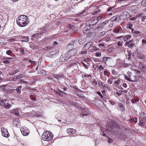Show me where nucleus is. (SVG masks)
Masks as SVG:
<instances>
[{
  "label": "nucleus",
  "mask_w": 146,
  "mask_h": 146,
  "mask_svg": "<svg viewBox=\"0 0 146 146\" xmlns=\"http://www.w3.org/2000/svg\"><path fill=\"white\" fill-rule=\"evenodd\" d=\"M111 124L108 122L106 126L105 132L106 133L111 132L116 133L120 129V127L116 122L113 120H111Z\"/></svg>",
  "instance_id": "1"
},
{
  "label": "nucleus",
  "mask_w": 146,
  "mask_h": 146,
  "mask_svg": "<svg viewBox=\"0 0 146 146\" xmlns=\"http://www.w3.org/2000/svg\"><path fill=\"white\" fill-rule=\"evenodd\" d=\"M27 16L21 15L17 18L16 22L17 25L21 27H23L27 25L29 23Z\"/></svg>",
  "instance_id": "2"
},
{
  "label": "nucleus",
  "mask_w": 146,
  "mask_h": 146,
  "mask_svg": "<svg viewBox=\"0 0 146 146\" xmlns=\"http://www.w3.org/2000/svg\"><path fill=\"white\" fill-rule=\"evenodd\" d=\"M42 138L44 141H49L53 138V135L48 131H46L43 133L42 135Z\"/></svg>",
  "instance_id": "3"
},
{
  "label": "nucleus",
  "mask_w": 146,
  "mask_h": 146,
  "mask_svg": "<svg viewBox=\"0 0 146 146\" xmlns=\"http://www.w3.org/2000/svg\"><path fill=\"white\" fill-rule=\"evenodd\" d=\"M69 52L66 54H62L60 58V61L62 62H64L68 60L71 56V55L69 54Z\"/></svg>",
  "instance_id": "4"
},
{
  "label": "nucleus",
  "mask_w": 146,
  "mask_h": 146,
  "mask_svg": "<svg viewBox=\"0 0 146 146\" xmlns=\"http://www.w3.org/2000/svg\"><path fill=\"white\" fill-rule=\"evenodd\" d=\"M1 131L2 135L3 136L6 137H8L9 136V134L7 129L6 128H3L1 129Z\"/></svg>",
  "instance_id": "5"
},
{
  "label": "nucleus",
  "mask_w": 146,
  "mask_h": 146,
  "mask_svg": "<svg viewBox=\"0 0 146 146\" xmlns=\"http://www.w3.org/2000/svg\"><path fill=\"white\" fill-rule=\"evenodd\" d=\"M89 111L87 108H84L82 110V111L81 113V115L84 116H86L88 115Z\"/></svg>",
  "instance_id": "6"
},
{
  "label": "nucleus",
  "mask_w": 146,
  "mask_h": 146,
  "mask_svg": "<svg viewBox=\"0 0 146 146\" xmlns=\"http://www.w3.org/2000/svg\"><path fill=\"white\" fill-rule=\"evenodd\" d=\"M21 130L23 135L25 136L28 135L30 133L29 131L26 129L22 128Z\"/></svg>",
  "instance_id": "7"
},
{
  "label": "nucleus",
  "mask_w": 146,
  "mask_h": 146,
  "mask_svg": "<svg viewBox=\"0 0 146 146\" xmlns=\"http://www.w3.org/2000/svg\"><path fill=\"white\" fill-rule=\"evenodd\" d=\"M13 124L14 126L18 127L21 125V123L20 120L17 119H15L13 121Z\"/></svg>",
  "instance_id": "8"
},
{
  "label": "nucleus",
  "mask_w": 146,
  "mask_h": 146,
  "mask_svg": "<svg viewBox=\"0 0 146 146\" xmlns=\"http://www.w3.org/2000/svg\"><path fill=\"white\" fill-rule=\"evenodd\" d=\"M66 131L69 134L72 135L75 133L76 131L73 128H68L66 130Z\"/></svg>",
  "instance_id": "9"
},
{
  "label": "nucleus",
  "mask_w": 146,
  "mask_h": 146,
  "mask_svg": "<svg viewBox=\"0 0 146 146\" xmlns=\"http://www.w3.org/2000/svg\"><path fill=\"white\" fill-rule=\"evenodd\" d=\"M126 11H124L121 13L119 17V18L120 20H123L126 19Z\"/></svg>",
  "instance_id": "10"
},
{
  "label": "nucleus",
  "mask_w": 146,
  "mask_h": 146,
  "mask_svg": "<svg viewBox=\"0 0 146 146\" xmlns=\"http://www.w3.org/2000/svg\"><path fill=\"white\" fill-rule=\"evenodd\" d=\"M77 50L76 49H72L70 51H68V52H69V54L72 56L76 54L77 52Z\"/></svg>",
  "instance_id": "11"
},
{
  "label": "nucleus",
  "mask_w": 146,
  "mask_h": 146,
  "mask_svg": "<svg viewBox=\"0 0 146 146\" xmlns=\"http://www.w3.org/2000/svg\"><path fill=\"white\" fill-rule=\"evenodd\" d=\"M94 17L93 19L88 21V23H89V25H94L97 23V22H96V21Z\"/></svg>",
  "instance_id": "12"
},
{
  "label": "nucleus",
  "mask_w": 146,
  "mask_h": 146,
  "mask_svg": "<svg viewBox=\"0 0 146 146\" xmlns=\"http://www.w3.org/2000/svg\"><path fill=\"white\" fill-rule=\"evenodd\" d=\"M85 42V40L84 39V38L81 37H79L78 42L80 44H83Z\"/></svg>",
  "instance_id": "13"
},
{
  "label": "nucleus",
  "mask_w": 146,
  "mask_h": 146,
  "mask_svg": "<svg viewBox=\"0 0 146 146\" xmlns=\"http://www.w3.org/2000/svg\"><path fill=\"white\" fill-rule=\"evenodd\" d=\"M4 108L6 109H9L10 108L12 105L9 103L6 104L4 103Z\"/></svg>",
  "instance_id": "14"
},
{
  "label": "nucleus",
  "mask_w": 146,
  "mask_h": 146,
  "mask_svg": "<svg viewBox=\"0 0 146 146\" xmlns=\"http://www.w3.org/2000/svg\"><path fill=\"white\" fill-rule=\"evenodd\" d=\"M92 43V42H90L87 43L84 46V48L86 49L89 48L91 46Z\"/></svg>",
  "instance_id": "15"
},
{
  "label": "nucleus",
  "mask_w": 146,
  "mask_h": 146,
  "mask_svg": "<svg viewBox=\"0 0 146 146\" xmlns=\"http://www.w3.org/2000/svg\"><path fill=\"white\" fill-rule=\"evenodd\" d=\"M131 37V35H127L125 37H123V41L125 42L128 39H129Z\"/></svg>",
  "instance_id": "16"
},
{
  "label": "nucleus",
  "mask_w": 146,
  "mask_h": 146,
  "mask_svg": "<svg viewBox=\"0 0 146 146\" xmlns=\"http://www.w3.org/2000/svg\"><path fill=\"white\" fill-rule=\"evenodd\" d=\"M66 27L69 30H71L74 28V25H72L68 24L66 25Z\"/></svg>",
  "instance_id": "17"
},
{
  "label": "nucleus",
  "mask_w": 146,
  "mask_h": 146,
  "mask_svg": "<svg viewBox=\"0 0 146 146\" xmlns=\"http://www.w3.org/2000/svg\"><path fill=\"white\" fill-rule=\"evenodd\" d=\"M88 26H87L84 28L83 30V33L85 34L88 33L89 31V30L88 29Z\"/></svg>",
  "instance_id": "18"
},
{
  "label": "nucleus",
  "mask_w": 146,
  "mask_h": 146,
  "mask_svg": "<svg viewBox=\"0 0 146 146\" xmlns=\"http://www.w3.org/2000/svg\"><path fill=\"white\" fill-rule=\"evenodd\" d=\"M139 66L141 70L144 71L145 70V66L142 64H140Z\"/></svg>",
  "instance_id": "19"
},
{
  "label": "nucleus",
  "mask_w": 146,
  "mask_h": 146,
  "mask_svg": "<svg viewBox=\"0 0 146 146\" xmlns=\"http://www.w3.org/2000/svg\"><path fill=\"white\" fill-rule=\"evenodd\" d=\"M98 48L96 47L95 46H93L92 47V48L90 49L89 51L91 52H93L94 51H96L98 50Z\"/></svg>",
  "instance_id": "20"
},
{
  "label": "nucleus",
  "mask_w": 146,
  "mask_h": 146,
  "mask_svg": "<svg viewBox=\"0 0 146 146\" xmlns=\"http://www.w3.org/2000/svg\"><path fill=\"white\" fill-rule=\"evenodd\" d=\"M22 87L21 86H20L17 88L16 90L18 93L20 94L21 93V90Z\"/></svg>",
  "instance_id": "21"
},
{
  "label": "nucleus",
  "mask_w": 146,
  "mask_h": 146,
  "mask_svg": "<svg viewBox=\"0 0 146 146\" xmlns=\"http://www.w3.org/2000/svg\"><path fill=\"white\" fill-rule=\"evenodd\" d=\"M118 19V16L116 15L112 17L110 19V21H117Z\"/></svg>",
  "instance_id": "22"
},
{
  "label": "nucleus",
  "mask_w": 146,
  "mask_h": 146,
  "mask_svg": "<svg viewBox=\"0 0 146 146\" xmlns=\"http://www.w3.org/2000/svg\"><path fill=\"white\" fill-rule=\"evenodd\" d=\"M103 15H99L97 17H94L95 18V19L96 20L97 22H98L100 20H101V19Z\"/></svg>",
  "instance_id": "23"
},
{
  "label": "nucleus",
  "mask_w": 146,
  "mask_h": 146,
  "mask_svg": "<svg viewBox=\"0 0 146 146\" xmlns=\"http://www.w3.org/2000/svg\"><path fill=\"white\" fill-rule=\"evenodd\" d=\"M56 53V51H52L50 52H49L47 54V56L48 57H50L51 55H53L55 54Z\"/></svg>",
  "instance_id": "24"
},
{
  "label": "nucleus",
  "mask_w": 146,
  "mask_h": 146,
  "mask_svg": "<svg viewBox=\"0 0 146 146\" xmlns=\"http://www.w3.org/2000/svg\"><path fill=\"white\" fill-rule=\"evenodd\" d=\"M118 105L122 111L124 110V106L122 104L120 103H119Z\"/></svg>",
  "instance_id": "25"
},
{
  "label": "nucleus",
  "mask_w": 146,
  "mask_h": 146,
  "mask_svg": "<svg viewBox=\"0 0 146 146\" xmlns=\"http://www.w3.org/2000/svg\"><path fill=\"white\" fill-rule=\"evenodd\" d=\"M110 58V57L105 56L102 59V61L103 62L106 64L107 61L108 60V59Z\"/></svg>",
  "instance_id": "26"
},
{
  "label": "nucleus",
  "mask_w": 146,
  "mask_h": 146,
  "mask_svg": "<svg viewBox=\"0 0 146 146\" xmlns=\"http://www.w3.org/2000/svg\"><path fill=\"white\" fill-rule=\"evenodd\" d=\"M19 70L18 69H17L15 71H12V72L10 73V75H13L16 74V73L19 72Z\"/></svg>",
  "instance_id": "27"
},
{
  "label": "nucleus",
  "mask_w": 146,
  "mask_h": 146,
  "mask_svg": "<svg viewBox=\"0 0 146 146\" xmlns=\"http://www.w3.org/2000/svg\"><path fill=\"white\" fill-rule=\"evenodd\" d=\"M76 41L75 40H72L70 42L69 44H70L71 46L74 47V45L75 44Z\"/></svg>",
  "instance_id": "28"
},
{
  "label": "nucleus",
  "mask_w": 146,
  "mask_h": 146,
  "mask_svg": "<svg viewBox=\"0 0 146 146\" xmlns=\"http://www.w3.org/2000/svg\"><path fill=\"white\" fill-rule=\"evenodd\" d=\"M23 40L25 42H27L29 40V38L27 36H24L23 38Z\"/></svg>",
  "instance_id": "29"
},
{
  "label": "nucleus",
  "mask_w": 146,
  "mask_h": 146,
  "mask_svg": "<svg viewBox=\"0 0 146 146\" xmlns=\"http://www.w3.org/2000/svg\"><path fill=\"white\" fill-rule=\"evenodd\" d=\"M141 5L143 6L146 7V0H143L141 2Z\"/></svg>",
  "instance_id": "30"
},
{
  "label": "nucleus",
  "mask_w": 146,
  "mask_h": 146,
  "mask_svg": "<svg viewBox=\"0 0 146 146\" xmlns=\"http://www.w3.org/2000/svg\"><path fill=\"white\" fill-rule=\"evenodd\" d=\"M69 44H68L67 46V48L68 50H71L74 47L73 46H71Z\"/></svg>",
  "instance_id": "31"
},
{
  "label": "nucleus",
  "mask_w": 146,
  "mask_h": 146,
  "mask_svg": "<svg viewBox=\"0 0 146 146\" xmlns=\"http://www.w3.org/2000/svg\"><path fill=\"white\" fill-rule=\"evenodd\" d=\"M131 31L133 33L137 35L139 34L140 33V32L138 31H135L133 29H132Z\"/></svg>",
  "instance_id": "32"
},
{
  "label": "nucleus",
  "mask_w": 146,
  "mask_h": 146,
  "mask_svg": "<svg viewBox=\"0 0 146 146\" xmlns=\"http://www.w3.org/2000/svg\"><path fill=\"white\" fill-rule=\"evenodd\" d=\"M135 46V44L133 43H130L129 44L128 47L131 48H133Z\"/></svg>",
  "instance_id": "33"
},
{
  "label": "nucleus",
  "mask_w": 146,
  "mask_h": 146,
  "mask_svg": "<svg viewBox=\"0 0 146 146\" xmlns=\"http://www.w3.org/2000/svg\"><path fill=\"white\" fill-rule=\"evenodd\" d=\"M13 112V113L16 116H18L19 114L18 111L16 110H14Z\"/></svg>",
  "instance_id": "34"
},
{
  "label": "nucleus",
  "mask_w": 146,
  "mask_h": 146,
  "mask_svg": "<svg viewBox=\"0 0 146 146\" xmlns=\"http://www.w3.org/2000/svg\"><path fill=\"white\" fill-rule=\"evenodd\" d=\"M126 78L127 80L129 81H130L131 82H136L137 81V79L136 78L135 80H131L128 77H126V78Z\"/></svg>",
  "instance_id": "35"
},
{
  "label": "nucleus",
  "mask_w": 146,
  "mask_h": 146,
  "mask_svg": "<svg viewBox=\"0 0 146 146\" xmlns=\"http://www.w3.org/2000/svg\"><path fill=\"white\" fill-rule=\"evenodd\" d=\"M23 77V74H19V75H18L17 76V79H19V78H22V77Z\"/></svg>",
  "instance_id": "36"
},
{
  "label": "nucleus",
  "mask_w": 146,
  "mask_h": 146,
  "mask_svg": "<svg viewBox=\"0 0 146 146\" xmlns=\"http://www.w3.org/2000/svg\"><path fill=\"white\" fill-rule=\"evenodd\" d=\"M114 9V7H110L108 9V11H110L113 10Z\"/></svg>",
  "instance_id": "37"
},
{
  "label": "nucleus",
  "mask_w": 146,
  "mask_h": 146,
  "mask_svg": "<svg viewBox=\"0 0 146 146\" xmlns=\"http://www.w3.org/2000/svg\"><path fill=\"white\" fill-rule=\"evenodd\" d=\"M139 125L140 126H143L144 125V123L143 122V121L141 120L140 121Z\"/></svg>",
  "instance_id": "38"
},
{
  "label": "nucleus",
  "mask_w": 146,
  "mask_h": 146,
  "mask_svg": "<svg viewBox=\"0 0 146 146\" xmlns=\"http://www.w3.org/2000/svg\"><path fill=\"white\" fill-rule=\"evenodd\" d=\"M87 51L86 50H84V51H82L81 52V53L82 54L84 55L87 53Z\"/></svg>",
  "instance_id": "39"
},
{
  "label": "nucleus",
  "mask_w": 146,
  "mask_h": 146,
  "mask_svg": "<svg viewBox=\"0 0 146 146\" xmlns=\"http://www.w3.org/2000/svg\"><path fill=\"white\" fill-rule=\"evenodd\" d=\"M113 31L116 33H118L119 32V30L117 28H115L114 29Z\"/></svg>",
  "instance_id": "40"
},
{
  "label": "nucleus",
  "mask_w": 146,
  "mask_h": 146,
  "mask_svg": "<svg viewBox=\"0 0 146 146\" xmlns=\"http://www.w3.org/2000/svg\"><path fill=\"white\" fill-rule=\"evenodd\" d=\"M102 86L105 89H106V88H107L108 89V86L106 84H104L103 85V86Z\"/></svg>",
  "instance_id": "41"
},
{
  "label": "nucleus",
  "mask_w": 146,
  "mask_h": 146,
  "mask_svg": "<svg viewBox=\"0 0 146 146\" xmlns=\"http://www.w3.org/2000/svg\"><path fill=\"white\" fill-rule=\"evenodd\" d=\"M30 97H31V98L32 100H34V101H35V100H36V97L32 95H31Z\"/></svg>",
  "instance_id": "42"
},
{
  "label": "nucleus",
  "mask_w": 146,
  "mask_h": 146,
  "mask_svg": "<svg viewBox=\"0 0 146 146\" xmlns=\"http://www.w3.org/2000/svg\"><path fill=\"white\" fill-rule=\"evenodd\" d=\"M12 52V51L11 50H7V52H6V54H8V55H10L11 53Z\"/></svg>",
  "instance_id": "43"
},
{
  "label": "nucleus",
  "mask_w": 146,
  "mask_h": 146,
  "mask_svg": "<svg viewBox=\"0 0 146 146\" xmlns=\"http://www.w3.org/2000/svg\"><path fill=\"white\" fill-rule=\"evenodd\" d=\"M106 34V33L104 31H102L100 34V36H103L105 35Z\"/></svg>",
  "instance_id": "44"
},
{
  "label": "nucleus",
  "mask_w": 146,
  "mask_h": 146,
  "mask_svg": "<svg viewBox=\"0 0 146 146\" xmlns=\"http://www.w3.org/2000/svg\"><path fill=\"white\" fill-rule=\"evenodd\" d=\"M97 94L100 96V98H103V96L102 95V94H101V92H100L98 91L97 92Z\"/></svg>",
  "instance_id": "45"
},
{
  "label": "nucleus",
  "mask_w": 146,
  "mask_h": 146,
  "mask_svg": "<svg viewBox=\"0 0 146 146\" xmlns=\"http://www.w3.org/2000/svg\"><path fill=\"white\" fill-rule=\"evenodd\" d=\"M20 83L21 84L22 83H27V81H23L22 79H21L19 80Z\"/></svg>",
  "instance_id": "46"
},
{
  "label": "nucleus",
  "mask_w": 146,
  "mask_h": 146,
  "mask_svg": "<svg viewBox=\"0 0 146 146\" xmlns=\"http://www.w3.org/2000/svg\"><path fill=\"white\" fill-rule=\"evenodd\" d=\"M126 19L130 17V15L126 11Z\"/></svg>",
  "instance_id": "47"
},
{
  "label": "nucleus",
  "mask_w": 146,
  "mask_h": 146,
  "mask_svg": "<svg viewBox=\"0 0 146 146\" xmlns=\"http://www.w3.org/2000/svg\"><path fill=\"white\" fill-rule=\"evenodd\" d=\"M4 103L3 102V100H0V105L3 106L4 105Z\"/></svg>",
  "instance_id": "48"
},
{
  "label": "nucleus",
  "mask_w": 146,
  "mask_h": 146,
  "mask_svg": "<svg viewBox=\"0 0 146 146\" xmlns=\"http://www.w3.org/2000/svg\"><path fill=\"white\" fill-rule=\"evenodd\" d=\"M137 18V17H133L130 19V20L131 21H134Z\"/></svg>",
  "instance_id": "49"
},
{
  "label": "nucleus",
  "mask_w": 146,
  "mask_h": 146,
  "mask_svg": "<svg viewBox=\"0 0 146 146\" xmlns=\"http://www.w3.org/2000/svg\"><path fill=\"white\" fill-rule=\"evenodd\" d=\"M128 56H130L131 55V52L130 50H127Z\"/></svg>",
  "instance_id": "50"
},
{
  "label": "nucleus",
  "mask_w": 146,
  "mask_h": 146,
  "mask_svg": "<svg viewBox=\"0 0 146 146\" xmlns=\"http://www.w3.org/2000/svg\"><path fill=\"white\" fill-rule=\"evenodd\" d=\"M96 55L97 57H99L101 56V54L99 52H97L96 53Z\"/></svg>",
  "instance_id": "51"
},
{
  "label": "nucleus",
  "mask_w": 146,
  "mask_h": 146,
  "mask_svg": "<svg viewBox=\"0 0 146 146\" xmlns=\"http://www.w3.org/2000/svg\"><path fill=\"white\" fill-rule=\"evenodd\" d=\"M98 84L100 86H103V84L101 81H100L98 82Z\"/></svg>",
  "instance_id": "52"
},
{
  "label": "nucleus",
  "mask_w": 146,
  "mask_h": 146,
  "mask_svg": "<svg viewBox=\"0 0 146 146\" xmlns=\"http://www.w3.org/2000/svg\"><path fill=\"white\" fill-rule=\"evenodd\" d=\"M128 27H129V29H131L132 30V29H131V28L133 27L132 25L131 24H128Z\"/></svg>",
  "instance_id": "53"
},
{
  "label": "nucleus",
  "mask_w": 146,
  "mask_h": 146,
  "mask_svg": "<svg viewBox=\"0 0 146 146\" xmlns=\"http://www.w3.org/2000/svg\"><path fill=\"white\" fill-rule=\"evenodd\" d=\"M117 45L118 46H121L122 45V43H121L120 42L118 41L117 42Z\"/></svg>",
  "instance_id": "54"
},
{
  "label": "nucleus",
  "mask_w": 146,
  "mask_h": 146,
  "mask_svg": "<svg viewBox=\"0 0 146 146\" xmlns=\"http://www.w3.org/2000/svg\"><path fill=\"white\" fill-rule=\"evenodd\" d=\"M52 37L51 36H48L46 38H45V39H47V40H50L52 39Z\"/></svg>",
  "instance_id": "55"
},
{
  "label": "nucleus",
  "mask_w": 146,
  "mask_h": 146,
  "mask_svg": "<svg viewBox=\"0 0 146 146\" xmlns=\"http://www.w3.org/2000/svg\"><path fill=\"white\" fill-rule=\"evenodd\" d=\"M5 86V85H3L2 86H0V87L1 89H2L3 90H4Z\"/></svg>",
  "instance_id": "56"
},
{
  "label": "nucleus",
  "mask_w": 146,
  "mask_h": 146,
  "mask_svg": "<svg viewBox=\"0 0 146 146\" xmlns=\"http://www.w3.org/2000/svg\"><path fill=\"white\" fill-rule=\"evenodd\" d=\"M113 141V140L111 139L108 138V142L109 143H111Z\"/></svg>",
  "instance_id": "57"
},
{
  "label": "nucleus",
  "mask_w": 146,
  "mask_h": 146,
  "mask_svg": "<svg viewBox=\"0 0 146 146\" xmlns=\"http://www.w3.org/2000/svg\"><path fill=\"white\" fill-rule=\"evenodd\" d=\"M29 62L31 63L32 64H34L35 63V62L34 61H32V60H29Z\"/></svg>",
  "instance_id": "58"
},
{
  "label": "nucleus",
  "mask_w": 146,
  "mask_h": 146,
  "mask_svg": "<svg viewBox=\"0 0 146 146\" xmlns=\"http://www.w3.org/2000/svg\"><path fill=\"white\" fill-rule=\"evenodd\" d=\"M142 20H143L146 19V16H143L141 17Z\"/></svg>",
  "instance_id": "59"
},
{
  "label": "nucleus",
  "mask_w": 146,
  "mask_h": 146,
  "mask_svg": "<svg viewBox=\"0 0 146 146\" xmlns=\"http://www.w3.org/2000/svg\"><path fill=\"white\" fill-rule=\"evenodd\" d=\"M83 66L86 69H88V66L85 64L84 63H83Z\"/></svg>",
  "instance_id": "60"
},
{
  "label": "nucleus",
  "mask_w": 146,
  "mask_h": 146,
  "mask_svg": "<svg viewBox=\"0 0 146 146\" xmlns=\"http://www.w3.org/2000/svg\"><path fill=\"white\" fill-rule=\"evenodd\" d=\"M116 93L119 96H120L121 94V93L120 92H116Z\"/></svg>",
  "instance_id": "61"
},
{
  "label": "nucleus",
  "mask_w": 146,
  "mask_h": 146,
  "mask_svg": "<svg viewBox=\"0 0 146 146\" xmlns=\"http://www.w3.org/2000/svg\"><path fill=\"white\" fill-rule=\"evenodd\" d=\"M133 40H129V41H128V43L129 44H130V43H133Z\"/></svg>",
  "instance_id": "62"
},
{
  "label": "nucleus",
  "mask_w": 146,
  "mask_h": 146,
  "mask_svg": "<svg viewBox=\"0 0 146 146\" xmlns=\"http://www.w3.org/2000/svg\"><path fill=\"white\" fill-rule=\"evenodd\" d=\"M143 15V13H140L137 15L136 17H140L141 15Z\"/></svg>",
  "instance_id": "63"
},
{
  "label": "nucleus",
  "mask_w": 146,
  "mask_h": 146,
  "mask_svg": "<svg viewBox=\"0 0 146 146\" xmlns=\"http://www.w3.org/2000/svg\"><path fill=\"white\" fill-rule=\"evenodd\" d=\"M108 82L110 84H111L112 83V81L109 79H108Z\"/></svg>",
  "instance_id": "64"
}]
</instances>
